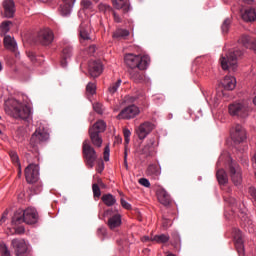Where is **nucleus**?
Listing matches in <instances>:
<instances>
[{
  "label": "nucleus",
  "instance_id": "1",
  "mask_svg": "<svg viewBox=\"0 0 256 256\" xmlns=\"http://www.w3.org/2000/svg\"><path fill=\"white\" fill-rule=\"evenodd\" d=\"M39 221V214L35 208H26L25 210H17L13 217L11 224L14 227L26 223V225H35Z\"/></svg>",
  "mask_w": 256,
  "mask_h": 256
},
{
  "label": "nucleus",
  "instance_id": "2",
  "mask_svg": "<svg viewBox=\"0 0 256 256\" xmlns=\"http://www.w3.org/2000/svg\"><path fill=\"white\" fill-rule=\"evenodd\" d=\"M243 56V50L239 48L231 49L220 58L221 67L224 71H235L237 69V61Z\"/></svg>",
  "mask_w": 256,
  "mask_h": 256
},
{
  "label": "nucleus",
  "instance_id": "3",
  "mask_svg": "<svg viewBox=\"0 0 256 256\" xmlns=\"http://www.w3.org/2000/svg\"><path fill=\"white\" fill-rule=\"evenodd\" d=\"M124 61L131 70L139 69V71H145L149 67L151 59L148 55L127 54L124 57Z\"/></svg>",
  "mask_w": 256,
  "mask_h": 256
},
{
  "label": "nucleus",
  "instance_id": "4",
  "mask_svg": "<svg viewBox=\"0 0 256 256\" xmlns=\"http://www.w3.org/2000/svg\"><path fill=\"white\" fill-rule=\"evenodd\" d=\"M105 129H107V124L103 120H98L90 127L89 136L94 147H101L103 145V138H101L100 133L105 132Z\"/></svg>",
  "mask_w": 256,
  "mask_h": 256
},
{
  "label": "nucleus",
  "instance_id": "5",
  "mask_svg": "<svg viewBox=\"0 0 256 256\" xmlns=\"http://www.w3.org/2000/svg\"><path fill=\"white\" fill-rule=\"evenodd\" d=\"M10 115L14 119H23L24 121L31 117V108L27 105H23L19 101H14L10 108Z\"/></svg>",
  "mask_w": 256,
  "mask_h": 256
},
{
  "label": "nucleus",
  "instance_id": "6",
  "mask_svg": "<svg viewBox=\"0 0 256 256\" xmlns=\"http://www.w3.org/2000/svg\"><path fill=\"white\" fill-rule=\"evenodd\" d=\"M228 111L232 117H240L241 119H245V117H249L251 107H249L247 102H235L229 105Z\"/></svg>",
  "mask_w": 256,
  "mask_h": 256
},
{
  "label": "nucleus",
  "instance_id": "7",
  "mask_svg": "<svg viewBox=\"0 0 256 256\" xmlns=\"http://www.w3.org/2000/svg\"><path fill=\"white\" fill-rule=\"evenodd\" d=\"M11 247L15 256H31V250L29 245L23 238H14L11 241Z\"/></svg>",
  "mask_w": 256,
  "mask_h": 256
},
{
  "label": "nucleus",
  "instance_id": "8",
  "mask_svg": "<svg viewBox=\"0 0 256 256\" xmlns=\"http://www.w3.org/2000/svg\"><path fill=\"white\" fill-rule=\"evenodd\" d=\"M82 153L86 161V165H88V167H93L95 165V161H97V152H95V148L91 146L89 140H85L83 142Z\"/></svg>",
  "mask_w": 256,
  "mask_h": 256
},
{
  "label": "nucleus",
  "instance_id": "9",
  "mask_svg": "<svg viewBox=\"0 0 256 256\" xmlns=\"http://www.w3.org/2000/svg\"><path fill=\"white\" fill-rule=\"evenodd\" d=\"M54 39L55 35L53 34V30L45 28L38 32L36 37V43H39L40 45L47 47L51 45V43H53Z\"/></svg>",
  "mask_w": 256,
  "mask_h": 256
},
{
  "label": "nucleus",
  "instance_id": "10",
  "mask_svg": "<svg viewBox=\"0 0 256 256\" xmlns=\"http://www.w3.org/2000/svg\"><path fill=\"white\" fill-rule=\"evenodd\" d=\"M47 139H49V133L43 128H38L30 138V145L33 149H37V146L41 145V143H45Z\"/></svg>",
  "mask_w": 256,
  "mask_h": 256
},
{
  "label": "nucleus",
  "instance_id": "11",
  "mask_svg": "<svg viewBox=\"0 0 256 256\" xmlns=\"http://www.w3.org/2000/svg\"><path fill=\"white\" fill-rule=\"evenodd\" d=\"M157 145H159L157 138H150L146 144L140 148L139 154L143 155V157H153L157 151Z\"/></svg>",
  "mask_w": 256,
  "mask_h": 256
},
{
  "label": "nucleus",
  "instance_id": "12",
  "mask_svg": "<svg viewBox=\"0 0 256 256\" xmlns=\"http://www.w3.org/2000/svg\"><path fill=\"white\" fill-rule=\"evenodd\" d=\"M229 174L234 185L237 186L241 183V181H243L241 176V167H239V164H237L235 161H231L229 163Z\"/></svg>",
  "mask_w": 256,
  "mask_h": 256
},
{
  "label": "nucleus",
  "instance_id": "13",
  "mask_svg": "<svg viewBox=\"0 0 256 256\" xmlns=\"http://www.w3.org/2000/svg\"><path fill=\"white\" fill-rule=\"evenodd\" d=\"M25 177L27 183H37L39 181V166L37 164H29L25 169Z\"/></svg>",
  "mask_w": 256,
  "mask_h": 256
},
{
  "label": "nucleus",
  "instance_id": "14",
  "mask_svg": "<svg viewBox=\"0 0 256 256\" xmlns=\"http://www.w3.org/2000/svg\"><path fill=\"white\" fill-rule=\"evenodd\" d=\"M105 215L108 218V227L109 229H117V227H121V214L115 213L113 214V209H108L105 211Z\"/></svg>",
  "mask_w": 256,
  "mask_h": 256
},
{
  "label": "nucleus",
  "instance_id": "15",
  "mask_svg": "<svg viewBox=\"0 0 256 256\" xmlns=\"http://www.w3.org/2000/svg\"><path fill=\"white\" fill-rule=\"evenodd\" d=\"M2 9L1 12L2 17L6 19H13L15 17V1L13 0H3L2 2Z\"/></svg>",
  "mask_w": 256,
  "mask_h": 256
},
{
  "label": "nucleus",
  "instance_id": "16",
  "mask_svg": "<svg viewBox=\"0 0 256 256\" xmlns=\"http://www.w3.org/2000/svg\"><path fill=\"white\" fill-rule=\"evenodd\" d=\"M139 107L136 105H130L120 111L117 115V119H133L139 115Z\"/></svg>",
  "mask_w": 256,
  "mask_h": 256
},
{
  "label": "nucleus",
  "instance_id": "17",
  "mask_svg": "<svg viewBox=\"0 0 256 256\" xmlns=\"http://www.w3.org/2000/svg\"><path fill=\"white\" fill-rule=\"evenodd\" d=\"M231 138L234 143H243L247 139V132L243 126L237 124L234 128V131L231 132Z\"/></svg>",
  "mask_w": 256,
  "mask_h": 256
},
{
  "label": "nucleus",
  "instance_id": "18",
  "mask_svg": "<svg viewBox=\"0 0 256 256\" xmlns=\"http://www.w3.org/2000/svg\"><path fill=\"white\" fill-rule=\"evenodd\" d=\"M153 129H155V125L151 122H144L140 124V126L136 130L138 138L141 140L145 139L147 135H149V133L153 131Z\"/></svg>",
  "mask_w": 256,
  "mask_h": 256
},
{
  "label": "nucleus",
  "instance_id": "19",
  "mask_svg": "<svg viewBox=\"0 0 256 256\" xmlns=\"http://www.w3.org/2000/svg\"><path fill=\"white\" fill-rule=\"evenodd\" d=\"M88 72L90 77H93V79H96V77H99V75L103 73V64H101V61L89 62Z\"/></svg>",
  "mask_w": 256,
  "mask_h": 256
},
{
  "label": "nucleus",
  "instance_id": "20",
  "mask_svg": "<svg viewBox=\"0 0 256 256\" xmlns=\"http://www.w3.org/2000/svg\"><path fill=\"white\" fill-rule=\"evenodd\" d=\"M90 33H91V26H89V20H86L80 24V28H79L81 43H83V41H91V36H89Z\"/></svg>",
  "mask_w": 256,
  "mask_h": 256
},
{
  "label": "nucleus",
  "instance_id": "21",
  "mask_svg": "<svg viewBox=\"0 0 256 256\" xmlns=\"http://www.w3.org/2000/svg\"><path fill=\"white\" fill-rule=\"evenodd\" d=\"M71 57H73V46H71L70 44H65L62 48L60 61L61 67H67V61H69Z\"/></svg>",
  "mask_w": 256,
  "mask_h": 256
},
{
  "label": "nucleus",
  "instance_id": "22",
  "mask_svg": "<svg viewBox=\"0 0 256 256\" xmlns=\"http://www.w3.org/2000/svg\"><path fill=\"white\" fill-rule=\"evenodd\" d=\"M157 197L159 203H161V205H164V207H169V205H171V195H169V192L164 188H159L157 190Z\"/></svg>",
  "mask_w": 256,
  "mask_h": 256
},
{
  "label": "nucleus",
  "instance_id": "23",
  "mask_svg": "<svg viewBox=\"0 0 256 256\" xmlns=\"http://www.w3.org/2000/svg\"><path fill=\"white\" fill-rule=\"evenodd\" d=\"M237 85V80L233 76H226L222 81V86L226 91H233Z\"/></svg>",
  "mask_w": 256,
  "mask_h": 256
},
{
  "label": "nucleus",
  "instance_id": "24",
  "mask_svg": "<svg viewBox=\"0 0 256 256\" xmlns=\"http://www.w3.org/2000/svg\"><path fill=\"white\" fill-rule=\"evenodd\" d=\"M112 5L115 9H122L124 13H129V9H131L129 0H112Z\"/></svg>",
  "mask_w": 256,
  "mask_h": 256
},
{
  "label": "nucleus",
  "instance_id": "25",
  "mask_svg": "<svg viewBox=\"0 0 256 256\" xmlns=\"http://www.w3.org/2000/svg\"><path fill=\"white\" fill-rule=\"evenodd\" d=\"M234 240H235V247L238 253H241V251H243V234L241 233V230L239 229L234 230Z\"/></svg>",
  "mask_w": 256,
  "mask_h": 256
},
{
  "label": "nucleus",
  "instance_id": "26",
  "mask_svg": "<svg viewBox=\"0 0 256 256\" xmlns=\"http://www.w3.org/2000/svg\"><path fill=\"white\" fill-rule=\"evenodd\" d=\"M146 173L149 177H152V179H159V176L161 175V167L157 164L149 165Z\"/></svg>",
  "mask_w": 256,
  "mask_h": 256
},
{
  "label": "nucleus",
  "instance_id": "27",
  "mask_svg": "<svg viewBox=\"0 0 256 256\" xmlns=\"http://www.w3.org/2000/svg\"><path fill=\"white\" fill-rule=\"evenodd\" d=\"M4 47L9 51H12V53H17V42L15 41V38L11 36L4 37Z\"/></svg>",
  "mask_w": 256,
  "mask_h": 256
},
{
  "label": "nucleus",
  "instance_id": "28",
  "mask_svg": "<svg viewBox=\"0 0 256 256\" xmlns=\"http://www.w3.org/2000/svg\"><path fill=\"white\" fill-rule=\"evenodd\" d=\"M64 4L60 5V13L63 17H67L73 8V0H63Z\"/></svg>",
  "mask_w": 256,
  "mask_h": 256
},
{
  "label": "nucleus",
  "instance_id": "29",
  "mask_svg": "<svg viewBox=\"0 0 256 256\" xmlns=\"http://www.w3.org/2000/svg\"><path fill=\"white\" fill-rule=\"evenodd\" d=\"M241 17L243 21H246V22L255 21L256 19L255 9L253 8L246 9L244 12H241Z\"/></svg>",
  "mask_w": 256,
  "mask_h": 256
},
{
  "label": "nucleus",
  "instance_id": "30",
  "mask_svg": "<svg viewBox=\"0 0 256 256\" xmlns=\"http://www.w3.org/2000/svg\"><path fill=\"white\" fill-rule=\"evenodd\" d=\"M101 199L106 207H113L117 203V199L112 194H103Z\"/></svg>",
  "mask_w": 256,
  "mask_h": 256
},
{
  "label": "nucleus",
  "instance_id": "31",
  "mask_svg": "<svg viewBox=\"0 0 256 256\" xmlns=\"http://www.w3.org/2000/svg\"><path fill=\"white\" fill-rule=\"evenodd\" d=\"M129 73L130 79H132L134 83H141V81H143V73L138 68L130 70Z\"/></svg>",
  "mask_w": 256,
  "mask_h": 256
},
{
  "label": "nucleus",
  "instance_id": "32",
  "mask_svg": "<svg viewBox=\"0 0 256 256\" xmlns=\"http://www.w3.org/2000/svg\"><path fill=\"white\" fill-rule=\"evenodd\" d=\"M216 177L219 185H226L228 183L229 178L227 177V172H225L223 169H219L216 172Z\"/></svg>",
  "mask_w": 256,
  "mask_h": 256
},
{
  "label": "nucleus",
  "instance_id": "33",
  "mask_svg": "<svg viewBox=\"0 0 256 256\" xmlns=\"http://www.w3.org/2000/svg\"><path fill=\"white\" fill-rule=\"evenodd\" d=\"M113 37L114 39H126L129 37V30L119 28L113 33Z\"/></svg>",
  "mask_w": 256,
  "mask_h": 256
},
{
  "label": "nucleus",
  "instance_id": "34",
  "mask_svg": "<svg viewBox=\"0 0 256 256\" xmlns=\"http://www.w3.org/2000/svg\"><path fill=\"white\" fill-rule=\"evenodd\" d=\"M119 87H121V79H118L116 82L112 83L108 88V92L110 95H115Z\"/></svg>",
  "mask_w": 256,
  "mask_h": 256
},
{
  "label": "nucleus",
  "instance_id": "35",
  "mask_svg": "<svg viewBox=\"0 0 256 256\" xmlns=\"http://www.w3.org/2000/svg\"><path fill=\"white\" fill-rule=\"evenodd\" d=\"M152 241H156V243H167L169 236L165 234L156 235L153 237Z\"/></svg>",
  "mask_w": 256,
  "mask_h": 256
},
{
  "label": "nucleus",
  "instance_id": "36",
  "mask_svg": "<svg viewBox=\"0 0 256 256\" xmlns=\"http://www.w3.org/2000/svg\"><path fill=\"white\" fill-rule=\"evenodd\" d=\"M97 91V86L93 82H89L86 86V93L88 95H95V92Z\"/></svg>",
  "mask_w": 256,
  "mask_h": 256
},
{
  "label": "nucleus",
  "instance_id": "37",
  "mask_svg": "<svg viewBox=\"0 0 256 256\" xmlns=\"http://www.w3.org/2000/svg\"><path fill=\"white\" fill-rule=\"evenodd\" d=\"M98 9L101 13H111L113 11V8L108 4H99Z\"/></svg>",
  "mask_w": 256,
  "mask_h": 256
},
{
  "label": "nucleus",
  "instance_id": "38",
  "mask_svg": "<svg viewBox=\"0 0 256 256\" xmlns=\"http://www.w3.org/2000/svg\"><path fill=\"white\" fill-rule=\"evenodd\" d=\"M0 253L2 256H11V252L5 243L0 244Z\"/></svg>",
  "mask_w": 256,
  "mask_h": 256
},
{
  "label": "nucleus",
  "instance_id": "39",
  "mask_svg": "<svg viewBox=\"0 0 256 256\" xmlns=\"http://www.w3.org/2000/svg\"><path fill=\"white\" fill-rule=\"evenodd\" d=\"M229 27H231V19L226 18L222 24V32L229 33Z\"/></svg>",
  "mask_w": 256,
  "mask_h": 256
},
{
  "label": "nucleus",
  "instance_id": "40",
  "mask_svg": "<svg viewBox=\"0 0 256 256\" xmlns=\"http://www.w3.org/2000/svg\"><path fill=\"white\" fill-rule=\"evenodd\" d=\"M82 9H93V2L91 0H82L81 1Z\"/></svg>",
  "mask_w": 256,
  "mask_h": 256
},
{
  "label": "nucleus",
  "instance_id": "41",
  "mask_svg": "<svg viewBox=\"0 0 256 256\" xmlns=\"http://www.w3.org/2000/svg\"><path fill=\"white\" fill-rule=\"evenodd\" d=\"M92 191H93L94 197H101V188H99V185L93 184Z\"/></svg>",
  "mask_w": 256,
  "mask_h": 256
},
{
  "label": "nucleus",
  "instance_id": "42",
  "mask_svg": "<svg viewBox=\"0 0 256 256\" xmlns=\"http://www.w3.org/2000/svg\"><path fill=\"white\" fill-rule=\"evenodd\" d=\"M93 109L96 113H98L99 115L103 114V105L101 103H95L93 105Z\"/></svg>",
  "mask_w": 256,
  "mask_h": 256
},
{
  "label": "nucleus",
  "instance_id": "43",
  "mask_svg": "<svg viewBox=\"0 0 256 256\" xmlns=\"http://www.w3.org/2000/svg\"><path fill=\"white\" fill-rule=\"evenodd\" d=\"M123 135H124V141H125L126 145L129 144V138L131 137V131L129 129L125 128L123 130Z\"/></svg>",
  "mask_w": 256,
  "mask_h": 256
},
{
  "label": "nucleus",
  "instance_id": "44",
  "mask_svg": "<svg viewBox=\"0 0 256 256\" xmlns=\"http://www.w3.org/2000/svg\"><path fill=\"white\" fill-rule=\"evenodd\" d=\"M11 25V21H4L1 24V29L4 31V33H7L9 31V26Z\"/></svg>",
  "mask_w": 256,
  "mask_h": 256
},
{
  "label": "nucleus",
  "instance_id": "45",
  "mask_svg": "<svg viewBox=\"0 0 256 256\" xmlns=\"http://www.w3.org/2000/svg\"><path fill=\"white\" fill-rule=\"evenodd\" d=\"M139 183L140 185H143V187H151V183L147 180V178H141Z\"/></svg>",
  "mask_w": 256,
  "mask_h": 256
},
{
  "label": "nucleus",
  "instance_id": "46",
  "mask_svg": "<svg viewBox=\"0 0 256 256\" xmlns=\"http://www.w3.org/2000/svg\"><path fill=\"white\" fill-rule=\"evenodd\" d=\"M120 203L124 209H127V210L131 209V204H129L127 201H125V199L121 198Z\"/></svg>",
  "mask_w": 256,
  "mask_h": 256
},
{
  "label": "nucleus",
  "instance_id": "47",
  "mask_svg": "<svg viewBox=\"0 0 256 256\" xmlns=\"http://www.w3.org/2000/svg\"><path fill=\"white\" fill-rule=\"evenodd\" d=\"M10 157L13 163H19V156L17 155L16 152H11Z\"/></svg>",
  "mask_w": 256,
  "mask_h": 256
},
{
  "label": "nucleus",
  "instance_id": "48",
  "mask_svg": "<svg viewBox=\"0 0 256 256\" xmlns=\"http://www.w3.org/2000/svg\"><path fill=\"white\" fill-rule=\"evenodd\" d=\"M14 229H15L16 235H23V233H25V227L23 226H18Z\"/></svg>",
  "mask_w": 256,
  "mask_h": 256
},
{
  "label": "nucleus",
  "instance_id": "49",
  "mask_svg": "<svg viewBox=\"0 0 256 256\" xmlns=\"http://www.w3.org/2000/svg\"><path fill=\"white\" fill-rule=\"evenodd\" d=\"M112 15H113V19H114L115 23H121V21H122L121 16H119V14H117V12L112 10Z\"/></svg>",
  "mask_w": 256,
  "mask_h": 256
},
{
  "label": "nucleus",
  "instance_id": "50",
  "mask_svg": "<svg viewBox=\"0 0 256 256\" xmlns=\"http://www.w3.org/2000/svg\"><path fill=\"white\" fill-rule=\"evenodd\" d=\"M96 49H97V46L91 45V46H89V48H88V53H89L90 55H93V53H95Z\"/></svg>",
  "mask_w": 256,
  "mask_h": 256
},
{
  "label": "nucleus",
  "instance_id": "51",
  "mask_svg": "<svg viewBox=\"0 0 256 256\" xmlns=\"http://www.w3.org/2000/svg\"><path fill=\"white\" fill-rule=\"evenodd\" d=\"M163 227H171V220L163 219Z\"/></svg>",
  "mask_w": 256,
  "mask_h": 256
},
{
  "label": "nucleus",
  "instance_id": "52",
  "mask_svg": "<svg viewBox=\"0 0 256 256\" xmlns=\"http://www.w3.org/2000/svg\"><path fill=\"white\" fill-rule=\"evenodd\" d=\"M105 233H106L105 228H99L98 229V235H102V237H103L105 235Z\"/></svg>",
  "mask_w": 256,
  "mask_h": 256
},
{
  "label": "nucleus",
  "instance_id": "53",
  "mask_svg": "<svg viewBox=\"0 0 256 256\" xmlns=\"http://www.w3.org/2000/svg\"><path fill=\"white\" fill-rule=\"evenodd\" d=\"M124 166L128 169L129 165L127 164V152L124 153Z\"/></svg>",
  "mask_w": 256,
  "mask_h": 256
},
{
  "label": "nucleus",
  "instance_id": "54",
  "mask_svg": "<svg viewBox=\"0 0 256 256\" xmlns=\"http://www.w3.org/2000/svg\"><path fill=\"white\" fill-rule=\"evenodd\" d=\"M7 220V216L3 215L1 218H0V225L2 223H5V221Z\"/></svg>",
  "mask_w": 256,
  "mask_h": 256
},
{
  "label": "nucleus",
  "instance_id": "55",
  "mask_svg": "<svg viewBox=\"0 0 256 256\" xmlns=\"http://www.w3.org/2000/svg\"><path fill=\"white\" fill-rule=\"evenodd\" d=\"M122 141H123V139H121V137H115L114 143L120 144V143H122Z\"/></svg>",
  "mask_w": 256,
  "mask_h": 256
},
{
  "label": "nucleus",
  "instance_id": "56",
  "mask_svg": "<svg viewBox=\"0 0 256 256\" xmlns=\"http://www.w3.org/2000/svg\"><path fill=\"white\" fill-rule=\"evenodd\" d=\"M28 57L31 59V61H33V59H35V55L32 52L28 53Z\"/></svg>",
  "mask_w": 256,
  "mask_h": 256
},
{
  "label": "nucleus",
  "instance_id": "57",
  "mask_svg": "<svg viewBox=\"0 0 256 256\" xmlns=\"http://www.w3.org/2000/svg\"><path fill=\"white\" fill-rule=\"evenodd\" d=\"M109 151H110L109 146H106L104 149V154L109 155Z\"/></svg>",
  "mask_w": 256,
  "mask_h": 256
},
{
  "label": "nucleus",
  "instance_id": "58",
  "mask_svg": "<svg viewBox=\"0 0 256 256\" xmlns=\"http://www.w3.org/2000/svg\"><path fill=\"white\" fill-rule=\"evenodd\" d=\"M104 161H109V154H104Z\"/></svg>",
  "mask_w": 256,
  "mask_h": 256
},
{
  "label": "nucleus",
  "instance_id": "59",
  "mask_svg": "<svg viewBox=\"0 0 256 256\" xmlns=\"http://www.w3.org/2000/svg\"><path fill=\"white\" fill-rule=\"evenodd\" d=\"M230 205H235V199L233 198L230 199Z\"/></svg>",
  "mask_w": 256,
  "mask_h": 256
},
{
  "label": "nucleus",
  "instance_id": "60",
  "mask_svg": "<svg viewBox=\"0 0 256 256\" xmlns=\"http://www.w3.org/2000/svg\"><path fill=\"white\" fill-rule=\"evenodd\" d=\"M253 103H254V105L256 106V96H255L254 99H253Z\"/></svg>",
  "mask_w": 256,
  "mask_h": 256
},
{
  "label": "nucleus",
  "instance_id": "61",
  "mask_svg": "<svg viewBox=\"0 0 256 256\" xmlns=\"http://www.w3.org/2000/svg\"><path fill=\"white\" fill-rule=\"evenodd\" d=\"M18 177H21V171H19V173H18Z\"/></svg>",
  "mask_w": 256,
  "mask_h": 256
},
{
  "label": "nucleus",
  "instance_id": "62",
  "mask_svg": "<svg viewBox=\"0 0 256 256\" xmlns=\"http://www.w3.org/2000/svg\"><path fill=\"white\" fill-rule=\"evenodd\" d=\"M131 99H132V101H135L136 98H135V97H132Z\"/></svg>",
  "mask_w": 256,
  "mask_h": 256
},
{
  "label": "nucleus",
  "instance_id": "63",
  "mask_svg": "<svg viewBox=\"0 0 256 256\" xmlns=\"http://www.w3.org/2000/svg\"><path fill=\"white\" fill-rule=\"evenodd\" d=\"M95 1V3H99V0H94Z\"/></svg>",
  "mask_w": 256,
  "mask_h": 256
},
{
  "label": "nucleus",
  "instance_id": "64",
  "mask_svg": "<svg viewBox=\"0 0 256 256\" xmlns=\"http://www.w3.org/2000/svg\"><path fill=\"white\" fill-rule=\"evenodd\" d=\"M1 69H2V66H1V63H0V71H1Z\"/></svg>",
  "mask_w": 256,
  "mask_h": 256
}]
</instances>
